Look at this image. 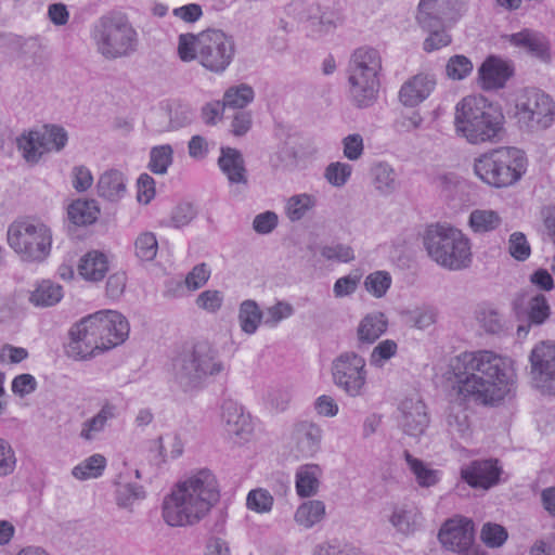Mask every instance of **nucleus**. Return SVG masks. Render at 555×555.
<instances>
[{
	"instance_id": "51",
	"label": "nucleus",
	"mask_w": 555,
	"mask_h": 555,
	"mask_svg": "<svg viewBox=\"0 0 555 555\" xmlns=\"http://www.w3.org/2000/svg\"><path fill=\"white\" fill-rule=\"evenodd\" d=\"M351 175V166L345 163H333L325 171V177L333 185H344Z\"/></svg>"
},
{
	"instance_id": "57",
	"label": "nucleus",
	"mask_w": 555,
	"mask_h": 555,
	"mask_svg": "<svg viewBox=\"0 0 555 555\" xmlns=\"http://www.w3.org/2000/svg\"><path fill=\"white\" fill-rule=\"evenodd\" d=\"M37 386L36 379L30 374H21L12 380V391L20 396L25 397L35 391Z\"/></svg>"
},
{
	"instance_id": "26",
	"label": "nucleus",
	"mask_w": 555,
	"mask_h": 555,
	"mask_svg": "<svg viewBox=\"0 0 555 555\" xmlns=\"http://www.w3.org/2000/svg\"><path fill=\"white\" fill-rule=\"evenodd\" d=\"M219 166L230 182H246L244 162L238 151L231 147L222 149Z\"/></svg>"
},
{
	"instance_id": "11",
	"label": "nucleus",
	"mask_w": 555,
	"mask_h": 555,
	"mask_svg": "<svg viewBox=\"0 0 555 555\" xmlns=\"http://www.w3.org/2000/svg\"><path fill=\"white\" fill-rule=\"evenodd\" d=\"M515 116L527 127L545 129L555 119V102L541 90L526 89L516 100Z\"/></svg>"
},
{
	"instance_id": "24",
	"label": "nucleus",
	"mask_w": 555,
	"mask_h": 555,
	"mask_svg": "<svg viewBox=\"0 0 555 555\" xmlns=\"http://www.w3.org/2000/svg\"><path fill=\"white\" fill-rule=\"evenodd\" d=\"M78 271L85 280L101 281L108 271L107 257L101 251H89L81 258Z\"/></svg>"
},
{
	"instance_id": "20",
	"label": "nucleus",
	"mask_w": 555,
	"mask_h": 555,
	"mask_svg": "<svg viewBox=\"0 0 555 555\" xmlns=\"http://www.w3.org/2000/svg\"><path fill=\"white\" fill-rule=\"evenodd\" d=\"M435 85L436 81L429 75L417 74L402 85L400 101L405 106H416L429 96Z\"/></svg>"
},
{
	"instance_id": "7",
	"label": "nucleus",
	"mask_w": 555,
	"mask_h": 555,
	"mask_svg": "<svg viewBox=\"0 0 555 555\" xmlns=\"http://www.w3.org/2000/svg\"><path fill=\"white\" fill-rule=\"evenodd\" d=\"M425 246L438 264L450 270L467 268L472 262L469 240L455 228L441 224L429 227Z\"/></svg>"
},
{
	"instance_id": "55",
	"label": "nucleus",
	"mask_w": 555,
	"mask_h": 555,
	"mask_svg": "<svg viewBox=\"0 0 555 555\" xmlns=\"http://www.w3.org/2000/svg\"><path fill=\"white\" fill-rule=\"evenodd\" d=\"M210 276V271L205 263L197 264L186 275L185 284L190 289H198L206 284Z\"/></svg>"
},
{
	"instance_id": "41",
	"label": "nucleus",
	"mask_w": 555,
	"mask_h": 555,
	"mask_svg": "<svg viewBox=\"0 0 555 555\" xmlns=\"http://www.w3.org/2000/svg\"><path fill=\"white\" fill-rule=\"evenodd\" d=\"M114 415L115 408L108 403L105 404L94 417L85 423L81 429V437L88 440L91 439L94 434L104 428L106 422L114 417Z\"/></svg>"
},
{
	"instance_id": "49",
	"label": "nucleus",
	"mask_w": 555,
	"mask_h": 555,
	"mask_svg": "<svg viewBox=\"0 0 555 555\" xmlns=\"http://www.w3.org/2000/svg\"><path fill=\"white\" fill-rule=\"evenodd\" d=\"M481 540L490 547L501 546L507 539V531L498 524H486L481 529Z\"/></svg>"
},
{
	"instance_id": "19",
	"label": "nucleus",
	"mask_w": 555,
	"mask_h": 555,
	"mask_svg": "<svg viewBox=\"0 0 555 555\" xmlns=\"http://www.w3.org/2000/svg\"><path fill=\"white\" fill-rule=\"evenodd\" d=\"M403 421L402 426L409 436H422L429 424L425 403L420 400H404L401 404Z\"/></svg>"
},
{
	"instance_id": "6",
	"label": "nucleus",
	"mask_w": 555,
	"mask_h": 555,
	"mask_svg": "<svg viewBox=\"0 0 555 555\" xmlns=\"http://www.w3.org/2000/svg\"><path fill=\"white\" fill-rule=\"evenodd\" d=\"M526 153L515 146H500L480 154L474 164L476 176L486 184L498 189L516 184L526 173Z\"/></svg>"
},
{
	"instance_id": "54",
	"label": "nucleus",
	"mask_w": 555,
	"mask_h": 555,
	"mask_svg": "<svg viewBox=\"0 0 555 555\" xmlns=\"http://www.w3.org/2000/svg\"><path fill=\"white\" fill-rule=\"evenodd\" d=\"M16 459L11 446L0 438V476H7L13 473Z\"/></svg>"
},
{
	"instance_id": "31",
	"label": "nucleus",
	"mask_w": 555,
	"mask_h": 555,
	"mask_svg": "<svg viewBox=\"0 0 555 555\" xmlns=\"http://www.w3.org/2000/svg\"><path fill=\"white\" fill-rule=\"evenodd\" d=\"M404 457L421 487L429 488L438 483L439 470L428 467L423 461L412 456L409 451H404Z\"/></svg>"
},
{
	"instance_id": "58",
	"label": "nucleus",
	"mask_w": 555,
	"mask_h": 555,
	"mask_svg": "<svg viewBox=\"0 0 555 555\" xmlns=\"http://www.w3.org/2000/svg\"><path fill=\"white\" fill-rule=\"evenodd\" d=\"M344 155L350 159L356 160L360 158L363 153V140L360 134H349L343 141Z\"/></svg>"
},
{
	"instance_id": "33",
	"label": "nucleus",
	"mask_w": 555,
	"mask_h": 555,
	"mask_svg": "<svg viewBox=\"0 0 555 555\" xmlns=\"http://www.w3.org/2000/svg\"><path fill=\"white\" fill-rule=\"evenodd\" d=\"M63 297L62 286L51 281H42L30 294L29 300L35 306L49 307L57 304Z\"/></svg>"
},
{
	"instance_id": "63",
	"label": "nucleus",
	"mask_w": 555,
	"mask_h": 555,
	"mask_svg": "<svg viewBox=\"0 0 555 555\" xmlns=\"http://www.w3.org/2000/svg\"><path fill=\"white\" fill-rule=\"evenodd\" d=\"M73 175V185L77 191H86L93 183V177L90 170L83 166L75 167Z\"/></svg>"
},
{
	"instance_id": "9",
	"label": "nucleus",
	"mask_w": 555,
	"mask_h": 555,
	"mask_svg": "<svg viewBox=\"0 0 555 555\" xmlns=\"http://www.w3.org/2000/svg\"><path fill=\"white\" fill-rule=\"evenodd\" d=\"M98 51L106 59L122 57L135 50L137 31L125 15L103 16L94 27Z\"/></svg>"
},
{
	"instance_id": "1",
	"label": "nucleus",
	"mask_w": 555,
	"mask_h": 555,
	"mask_svg": "<svg viewBox=\"0 0 555 555\" xmlns=\"http://www.w3.org/2000/svg\"><path fill=\"white\" fill-rule=\"evenodd\" d=\"M450 370L459 397L482 405L502 402L516 384L514 362L490 350L462 352L451 360Z\"/></svg>"
},
{
	"instance_id": "5",
	"label": "nucleus",
	"mask_w": 555,
	"mask_h": 555,
	"mask_svg": "<svg viewBox=\"0 0 555 555\" xmlns=\"http://www.w3.org/2000/svg\"><path fill=\"white\" fill-rule=\"evenodd\" d=\"M232 39L221 30L209 29L198 34L180 35L178 53L182 61L197 60L214 73L224 72L234 56Z\"/></svg>"
},
{
	"instance_id": "28",
	"label": "nucleus",
	"mask_w": 555,
	"mask_h": 555,
	"mask_svg": "<svg viewBox=\"0 0 555 555\" xmlns=\"http://www.w3.org/2000/svg\"><path fill=\"white\" fill-rule=\"evenodd\" d=\"M387 330V320L383 313L367 314L358 327L361 341L373 343Z\"/></svg>"
},
{
	"instance_id": "3",
	"label": "nucleus",
	"mask_w": 555,
	"mask_h": 555,
	"mask_svg": "<svg viewBox=\"0 0 555 555\" xmlns=\"http://www.w3.org/2000/svg\"><path fill=\"white\" fill-rule=\"evenodd\" d=\"M129 335V323L119 312L101 310L82 318L69 331L68 353L87 360L121 345Z\"/></svg>"
},
{
	"instance_id": "12",
	"label": "nucleus",
	"mask_w": 555,
	"mask_h": 555,
	"mask_svg": "<svg viewBox=\"0 0 555 555\" xmlns=\"http://www.w3.org/2000/svg\"><path fill=\"white\" fill-rule=\"evenodd\" d=\"M66 142L67 133L63 128L43 126L42 131H29L18 138L17 146L28 163H35L47 152L60 151Z\"/></svg>"
},
{
	"instance_id": "62",
	"label": "nucleus",
	"mask_w": 555,
	"mask_h": 555,
	"mask_svg": "<svg viewBox=\"0 0 555 555\" xmlns=\"http://www.w3.org/2000/svg\"><path fill=\"white\" fill-rule=\"evenodd\" d=\"M28 357L25 348L5 345L0 350V362L20 363Z\"/></svg>"
},
{
	"instance_id": "52",
	"label": "nucleus",
	"mask_w": 555,
	"mask_h": 555,
	"mask_svg": "<svg viewBox=\"0 0 555 555\" xmlns=\"http://www.w3.org/2000/svg\"><path fill=\"white\" fill-rule=\"evenodd\" d=\"M427 30L429 31V35L423 44L425 51L431 52L450 44L451 36L444 31V28H433Z\"/></svg>"
},
{
	"instance_id": "40",
	"label": "nucleus",
	"mask_w": 555,
	"mask_h": 555,
	"mask_svg": "<svg viewBox=\"0 0 555 555\" xmlns=\"http://www.w3.org/2000/svg\"><path fill=\"white\" fill-rule=\"evenodd\" d=\"M261 321V312L251 300H246L241 305L240 308V322L242 330L247 334L256 332Z\"/></svg>"
},
{
	"instance_id": "44",
	"label": "nucleus",
	"mask_w": 555,
	"mask_h": 555,
	"mask_svg": "<svg viewBox=\"0 0 555 555\" xmlns=\"http://www.w3.org/2000/svg\"><path fill=\"white\" fill-rule=\"evenodd\" d=\"M134 250L137 257L141 260H153L158 250L156 236L151 232L141 233L134 242Z\"/></svg>"
},
{
	"instance_id": "45",
	"label": "nucleus",
	"mask_w": 555,
	"mask_h": 555,
	"mask_svg": "<svg viewBox=\"0 0 555 555\" xmlns=\"http://www.w3.org/2000/svg\"><path fill=\"white\" fill-rule=\"evenodd\" d=\"M473 70L470 60L464 55H454L449 59L446 72L449 78L453 80H462L466 78Z\"/></svg>"
},
{
	"instance_id": "56",
	"label": "nucleus",
	"mask_w": 555,
	"mask_h": 555,
	"mask_svg": "<svg viewBox=\"0 0 555 555\" xmlns=\"http://www.w3.org/2000/svg\"><path fill=\"white\" fill-rule=\"evenodd\" d=\"M322 256L327 260H337L340 262H349L354 258L353 250L350 246L337 244L335 246H326L322 249Z\"/></svg>"
},
{
	"instance_id": "16",
	"label": "nucleus",
	"mask_w": 555,
	"mask_h": 555,
	"mask_svg": "<svg viewBox=\"0 0 555 555\" xmlns=\"http://www.w3.org/2000/svg\"><path fill=\"white\" fill-rule=\"evenodd\" d=\"M182 369L185 376L202 379L219 374L223 370L221 361L217 359V351L206 340L194 344L189 359L182 360Z\"/></svg>"
},
{
	"instance_id": "61",
	"label": "nucleus",
	"mask_w": 555,
	"mask_h": 555,
	"mask_svg": "<svg viewBox=\"0 0 555 555\" xmlns=\"http://www.w3.org/2000/svg\"><path fill=\"white\" fill-rule=\"evenodd\" d=\"M292 313L293 308L289 304L278 302L276 305L268 309L266 323L274 326L283 319L291 317Z\"/></svg>"
},
{
	"instance_id": "8",
	"label": "nucleus",
	"mask_w": 555,
	"mask_h": 555,
	"mask_svg": "<svg viewBox=\"0 0 555 555\" xmlns=\"http://www.w3.org/2000/svg\"><path fill=\"white\" fill-rule=\"evenodd\" d=\"M382 60L375 49H357L349 63L350 93L359 106H367L376 96L379 87L378 74Z\"/></svg>"
},
{
	"instance_id": "53",
	"label": "nucleus",
	"mask_w": 555,
	"mask_h": 555,
	"mask_svg": "<svg viewBox=\"0 0 555 555\" xmlns=\"http://www.w3.org/2000/svg\"><path fill=\"white\" fill-rule=\"evenodd\" d=\"M155 196V181L147 173H142L137 182V197L140 203L149 204Z\"/></svg>"
},
{
	"instance_id": "39",
	"label": "nucleus",
	"mask_w": 555,
	"mask_h": 555,
	"mask_svg": "<svg viewBox=\"0 0 555 555\" xmlns=\"http://www.w3.org/2000/svg\"><path fill=\"white\" fill-rule=\"evenodd\" d=\"M254 99V90L247 85L228 89L223 96V106L243 108Z\"/></svg>"
},
{
	"instance_id": "10",
	"label": "nucleus",
	"mask_w": 555,
	"mask_h": 555,
	"mask_svg": "<svg viewBox=\"0 0 555 555\" xmlns=\"http://www.w3.org/2000/svg\"><path fill=\"white\" fill-rule=\"evenodd\" d=\"M8 243L24 260L40 261L50 254L52 234L39 220L21 218L9 227Z\"/></svg>"
},
{
	"instance_id": "27",
	"label": "nucleus",
	"mask_w": 555,
	"mask_h": 555,
	"mask_svg": "<svg viewBox=\"0 0 555 555\" xmlns=\"http://www.w3.org/2000/svg\"><path fill=\"white\" fill-rule=\"evenodd\" d=\"M126 191L124 175L118 170L104 172L98 182V193L109 201L119 198Z\"/></svg>"
},
{
	"instance_id": "23",
	"label": "nucleus",
	"mask_w": 555,
	"mask_h": 555,
	"mask_svg": "<svg viewBox=\"0 0 555 555\" xmlns=\"http://www.w3.org/2000/svg\"><path fill=\"white\" fill-rule=\"evenodd\" d=\"M221 416L225 422V430L229 434L241 436L251 430L250 416L245 414L242 406L233 400L223 402Z\"/></svg>"
},
{
	"instance_id": "46",
	"label": "nucleus",
	"mask_w": 555,
	"mask_h": 555,
	"mask_svg": "<svg viewBox=\"0 0 555 555\" xmlns=\"http://www.w3.org/2000/svg\"><path fill=\"white\" fill-rule=\"evenodd\" d=\"M365 288L375 297H382L391 285V276L388 272L376 271L365 279Z\"/></svg>"
},
{
	"instance_id": "37",
	"label": "nucleus",
	"mask_w": 555,
	"mask_h": 555,
	"mask_svg": "<svg viewBox=\"0 0 555 555\" xmlns=\"http://www.w3.org/2000/svg\"><path fill=\"white\" fill-rule=\"evenodd\" d=\"M106 467V459L102 454H93L73 468V475L79 480L102 476Z\"/></svg>"
},
{
	"instance_id": "29",
	"label": "nucleus",
	"mask_w": 555,
	"mask_h": 555,
	"mask_svg": "<svg viewBox=\"0 0 555 555\" xmlns=\"http://www.w3.org/2000/svg\"><path fill=\"white\" fill-rule=\"evenodd\" d=\"M325 516V505L322 501L310 500L299 505L295 513V520L305 528H311Z\"/></svg>"
},
{
	"instance_id": "13",
	"label": "nucleus",
	"mask_w": 555,
	"mask_h": 555,
	"mask_svg": "<svg viewBox=\"0 0 555 555\" xmlns=\"http://www.w3.org/2000/svg\"><path fill=\"white\" fill-rule=\"evenodd\" d=\"M463 7V0H421L416 21L423 29L447 28L454 24Z\"/></svg>"
},
{
	"instance_id": "43",
	"label": "nucleus",
	"mask_w": 555,
	"mask_h": 555,
	"mask_svg": "<svg viewBox=\"0 0 555 555\" xmlns=\"http://www.w3.org/2000/svg\"><path fill=\"white\" fill-rule=\"evenodd\" d=\"M273 502L271 493L262 488L250 490L246 498L247 508L259 514L270 512Z\"/></svg>"
},
{
	"instance_id": "47",
	"label": "nucleus",
	"mask_w": 555,
	"mask_h": 555,
	"mask_svg": "<svg viewBox=\"0 0 555 555\" xmlns=\"http://www.w3.org/2000/svg\"><path fill=\"white\" fill-rule=\"evenodd\" d=\"M398 350L396 341L385 339L380 341L372 351L370 356V363L375 367H383L386 361L391 359Z\"/></svg>"
},
{
	"instance_id": "50",
	"label": "nucleus",
	"mask_w": 555,
	"mask_h": 555,
	"mask_svg": "<svg viewBox=\"0 0 555 555\" xmlns=\"http://www.w3.org/2000/svg\"><path fill=\"white\" fill-rule=\"evenodd\" d=\"M508 250L511 256L519 261H525L531 254L530 245L526 236L520 232H515L511 235Z\"/></svg>"
},
{
	"instance_id": "34",
	"label": "nucleus",
	"mask_w": 555,
	"mask_h": 555,
	"mask_svg": "<svg viewBox=\"0 0 555 555\" xmlns=\"http://www.w3.org/2000/svg\"><path fill=\"white\" fill-rule=\"evenodd\" d=\"M500 215L490 209H476L470 212L469 227L475 233H486L498 229L501 224Z\"/></svg>"
},
{
	"instance_id": "2",
	"label": "nucleus",
	"mask_w": 555,
	"mask_h": 555,
	"mask_svg": "<svg viewBox=\"0 0 555 555\" xmlns=\"http://www.w3.org/2000/svg\"><path fill=\"white\" fill-rule=\"evenodd\" d=\"M218 500L215 476L202 469L179 482L165 498L163 518L171 527L191 526L203 519Z\"/></svg>"
},
{
	"instance_id": "14",
	"label": "nucleus",
	"mask_w": 555,
	"mask_h": 555,
	"mask_svg": "<svg viewBox=\"0 0 555 555\" xmlns=\"http://www.w3.org/2000/svg\"><path fill=\"white\" fill-rule=\"evenodd\" d=\"M365 362L351 352L341 354L333 364V377L336 385L351 396L360 393L365 384Z\"/></svg>"
},
{
	"instance_id": "18",
	"label": "nucleus",
	"mask_w": 555,
	"mask_h": 555,
	"mask_svg": "<svg viewBox=\"0 0 555 555\" xmlns=\"http://www.w3.org/2000/svg\"><path fill=\"white\" fill-rule=\"evenodd\" d=\"M498 460H476L461 469V478L472 488L488 490L500 481Z\"/></svg>"
},
{
	"instance_id": "64",
	"label": "nucleus",
	"mask_w": 555,
	"mask_h": 555,
	"mask_svg": "<svg viewBox=\"0 0 555 555\" xmlns=\"http://www.w3.org/2000/svg\"><path fill=\"white\" fill-rule=\"evenodd\" d=\"M278 223V217L274 212L267 211L258 215L254 220V229L258 233L271 232Z\"/></svg>"
},
{
	"instance_id": "4",
	"label": "nucleus",
	"mask_w": 555,
	"mask_h": 555,
	"mask_svg": "<svg viewBox=\"0 0 555 555\" xmlns=\"http://www.w3.org/2000/svg\"><path fill=\"white\" fill-rule=\"evenodd\" d=\"M454 128L469 144H495L505 135V116L483 95H467L455 106Z\"/></svg>"
},
{
	"instance_id": "36",
	"label": "nucleus",
	"mask_w": 555,
	"mask_h": 555,
	"mask_svg": "<svg viewBox=\"0 0 555 555\" xmlns=\"http://www.w3.org/2000/svg\"><path fill=\"white\" fill-rule=\"evenodd\" d=\"M475 318L487 333L498 334L503 330V320L490 304L479 305L475 311Z\"/></svg>"
},
{
	"instance_id": "17",
	"label": "nucleus",
	"mask_w": 555,
	"mask_h": 555,
	"mask_svg": "<svg viewBox=\"0 0 555 555\" xmlns=\"http://www.w3.org/2000/svg\"><path fill=\"white\" fill-rule=\"evenodd\" d=\"M438 538L446 548L453 552H463L473 543L474 524L466 517L454 516L442 525Z\"/></svg>"
},
{
	"instance_id": "59",
	"label": "nucleus",
	"mask_w": 555,
	"mask_h": 555,
	"mask_svg": "<svg viewBox=\"0 0 555 555\" xmlns=\"http://www.w3.org/2000/svg\"><path fill=\"white\" fill-rule=\"evenodd\" d=\"M222 295L218 291H205L197 298L198 307L209 312L217 311L222 305Z\"/></svg>"
},
{
	"instance_id": "15",
	"label": "nucleus",
	"mask_w": 555,
	"mask_h": 555,
	"mask_svg": "<svg viewBox=\"0 0 555 555\" xmlns=\"http://www.w3.org/2000/svg\"><path fill=\"white\" fill-rule=\"evenodd\" d=\"M530 362L537 387L545 393L555 395V343L537 345L531 351Z\"/></svg>"
},
{
	"instance_id": "38",
	"label": "nucleus",
	"mask_w": 555,
	"mask_h": 555,
	"mask_svg": "<svg viewBox=\"0 0 555 555\" xmlns=\"http://www.w3.org/2000/svg\"><path fill=\"white\" fill-rule=\"evenodd\" d=\"M172 153L169 144L154 146L150 153V170L157 175L165 173L172 163Z\"/></svg>"
},
{
	"instance_id": "25",
	"label": "nucleus",
	"mask_w": 555,
	"mask_h": 555,
	"mask_svg": "<svg viewBox=\"0 0 555 555\" xmlns=\"http://www.w3.org/2000/svg\"><path fill=\"white\" fill-rule=\"evenodd\" d=\"M321 468L315 464L302 465L296 473V493L300 498H309L318 492L320 486Z\"/></svg>"
},
{
	"instance_id": "30",
	"label": "nucleus",
	"mask_w": 555,
	"mask_h": 555,
	"mask_svg": "<svg viewBox=\"0 0 555 555\" xmlns=\"http://www.w3.org/2000/svg\"><path fill=\"white\" fill-rule=\"evenodd\" d=\"M100 210L93 201H75L67 209L69 220L76 225H87L98 219Z\"/></svg>"
},
{
	"instance_id": "48",
	"label": "nucleus",
	"mask_w": 555,
	"mask_h": 555,
	"mask_svg": "<svg viewBox=\"0 0 555 555\" xmlns=\"http://www.w3.org/2000/svg\"><path fill=\"white\" fill-rule=\"evenodd\" d=\"M550 317V306L544 295H535L529 301L528 320L532 324H542Z\"/></svg>"
},
{
	"instance_id": "22",
	"label": "nucleus",
	"mask_w": 555,
	"mask_h": 555,
	"mask_svg": "<svg viewBox=\"0 0 555 555\" xmlns=\"http://www.w3.org/2000/svg\"><path fill=\"white\" fill-rule=\"evenodd\" d=\"M509 42L532 56L539 57L543 61L550 60L548 42L546 39L532 30L524 29L517 34L508 37Z\"/></svg>"
},
{
	"instance_id": "21",
	"label": "nucleus",
	"mask_w": 555,
	"mask_h": 555,
	"mask_svg": "<svg viewBox=\"0 0 555 555\" xmlns=\"http://www.w3.org/2000/svg\"><path fill=\"white\" fill-rule=\"evenodd\" d=\"M512 74L513 70L506 62L489 56L479 68L480 85L485 90L502 88Z\"/></svg>"
},
{
	"instance_id": "32",
	"label": "nucleus",
	"mask_w": 555,
	"mask_h": 555,
	"mask_svg": "<svg viewBox=\"0 0 555 555\" xmlns=\"http://www.w3.org/2000/svg\"><path fill=\"white\" fill-rule=\"evenodd\" d=\"M152 451L156 452L162 462L173 460L182 454L183 444L175 433H168L154 441Z\"/></svg>"
},
{
	"instance_id": "60",
	"label": "nucleus",
	"mask_w": 555,
	"mask_h": 555,
	"mask_svg": "<svg viewBox=\"0 0 555 555\" xmlns=\"http://www.w3.org/2000/svg\"><path fill=\"white\" fill-rule=\"evenodd\" d=\"M172 14L185 23H195L203 15L202 7L197 3H190L173 9Z\"/></svg>"
},
{
	"instance_id": "42",
	"label": "nucleus",
	"mask_w": 555,
	"mask_h": 555,
	"mask_svg": "<svg viewBox=\"0 0 555 555\" xmlns=\"http://www.w3.org/2000/svg\"><path fill=\"white\" fill-rule=\"evenodd\" d=\"M314 206V198L308 194L292 196L286 204V215L292 221L300 220Z\"/></svg>"
},
{
	"instance_id": "35",
	"label": "nucleus",
	"mask_w": 555,
	"mask_h": 555,
	"mask_svg": "<svg viewBox=\"0 0 555 555\" xmlns=\"http://www.w3.org/2000/svg\"><path fill=\"white\" fill-rule=\"evenodd\" d=\"M447 424L452 433L465 436L470 430V413L462 402H455L450 406Z\"/></svg>"
}]
</instances>
